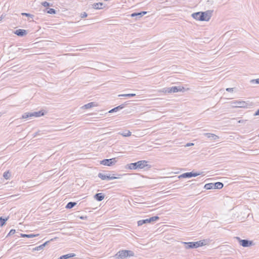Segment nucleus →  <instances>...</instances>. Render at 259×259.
I'll return each instance as SVG.
<instances>
[{
	"label": "nucleus",
	"mask_w": 259,
	"mask_h": 259,
	"mask_svg": "<svg viewBox=\"0 0 259 259\" xmlns=\"http://www.w3.org/2000/svg\"><path fill=\"white\" fill-rule=\"evenodd\" d=\"M185 88L181 87H172L170 88H165L162 89V92L165 94H171L179 92H184Z\"/></svg>",
	"instance_id": "obj_5"
},
{
	"label": "nucleus",
	"mask_w": 259,
	"mask_h": 259,
	"mask_svg": "<svg viewBox=\"0 0 259 259\" xmlns=\"http://www.w3.org/2000/svg\"><path fill=\"white\" fill-rule=\"evenodd\" d=\"M224 186V184L221 182H216V183H208L204 185V188L206 190H210V189H222Z\"/></svg>",
	"instance_id": "obj_6"
},
{
	"label": "nucleus",
	"mask_w": 259,
	"mask_h": 259,
	"mask_svg": "<svg viewBox=\"0 0 259 259\" xmlns=\"http://www.w3.org/2000/svg\"><path fill=\"white\" fill-rule=\"evenodd\" d=\"M159 218L158 216H154L148 219L149 223L152 222L156 221L159 220Z\"/></svg>",
	"instance_id": "obj_30"
},
{
	"label": "nucleus",
	"mask_w": 259,
	"mask_h": 259,
	"mask_svg": "<svg viewBox=\"0 0 259 259\" xmlns=\"http://www.w3.org/2000/svg\"><path fill=\"white\" fill-rule=\"evenodd\" d=\"M183 243L184 244L185 248L187 249L197 248L199 247H200L201 245L200 243H198V241L189 242H184Z\"/></svg>",
	"instance_id": "obj_7"
},
{
	"label": "nucleus",
	"mask_w": 259,
	"mask_h": 259,
	"mask_svg": "<svg viewBox=\"0 0 259 259\" xmlns=\"http://www.w3.org/2000/svg\"><path fill=\"white\" fill-rule=\"evenodd\" d=\"M83 49L82 48H80V49H79V50H83Z\"/></svg>",
	"instance_id": "obj_47"
},
{
	"label": "nucleus",
	"mask_w": 259,
	"mask_h": 259,
	"mask_svg": "<svg viewBox=\"0 0 259 259\" xmlns=\"http://www.w3.org/2000/svg\"><path fill=\"white\" fill-rule=\"evenodd\" d=\"M0 20H2V18H0Z\"/></svg>",
	"instance_id": "obj_48"
},
{
	"label": "nucleus",
	"mask_w": 259,
	"mask_h": 259,
	"mask_svg": "<svg viewBox=\"0 0 259 259\" xmlns=\"http://www.w3.org/2000/svg\"><path fill=\"white\" fill-rule=\"evenodd\" d=\"M87 16H88V14H87V13H85V12L82 13H81V14H80V17H81V18H83L87 17Z\"/></svg>",
	"instance_id": "obj_38"
},
{
	"label": "nucleus",
	"mask_w": 259,
	"mask_h": 259,
	"mask_svg": "<svg viewBox=\"0 0 259 259\" xmlns=\"http://www.w3.org/2000/svg\"><path fill=\"white\" fill-rule=\"evenodd\" d=\"M138 226H140L144 224L149 223L148 219H145V220H142L138 221Z\"/></svg>",
	"instance_id": "obj_23"
},
{
	"label": "nucleus",
	"mask_w": 259,
	"mask_h": 259,
	"mask_svg": "<svg viewBox=\"0 0 259 259\" xmlns=\"http://www.w3.org/2000/svg\"><path fill=\"white\" fill-rule=\"evenodd\" d=\"M76 256V254L74 253H71L65 255H63L59 257L58 259H68L71 257H73Z\"/></svg>",
	"instance_id": "obj_15"
},
{
	"label": "nucleus",
	"mask_w": 259,
	"mask_h": 259,
	"mask_svg": "<svg viewBox=\"0 0 259 259\" xmlns=\"http://www.w3.org/2000/svg\"><path fill=\"white\" fill-rule=\"evenodd\" d=\"M44 11L50 14H55L56 13V11L53 8H46Z\"/></svg>",
	"instance_id": "obj_25"
},
{
	"label": "nucleus",
	"mask_w": 259,
	"mask_h": 259,
	"mask_svg": "<svg viewBox=\"0 0 259 259\" xmlns=\"http://www.w3.org/2000/svg\"><path fill=\"white\" fill-rule=\"evenodd\" d=\"M104 197L105 195L102 193H96L94 195V198L98 201H101L104 199Z\"/></svg>",
	"instance_id": "obj_14"
},
{
	"label": "nucleus",
	"mask_w": 259,
	"mask_h": 259,
	"mask_svg": "<svg viewBox=\"0 0 259 259\" xmlns=\"http://www.w3.org/2000/svg\"><path fill=\"white\" fill-rule=\"evenodd\" d=\"M147 161L146 160H140L135 163H131L125 166L126 168L130 169H143L146 167L148 168L151 167V165L147 164Z\"/></svg>",
	"instance_id": "obj_2"
},
{
	"label": "nucleus",
	"mask_w": 259,
	"mask_h": 259,
	"mask_svg": "<svg viewBox=\"0 0 259 259\" xmlns=\"http://www.w3.org/2000/svg\"><path fill=\"white\" fill-rule=\"evenodd\" d=\"M32 117V113L27 112L23 114L22 116V118L26 119L28 117Z\"/></svg>",
	"instance_id": "obj_27"
},
{
	"label": "nucleus",
	"mask_w": 259,
	"mask_h": 259,
	"mask_svg": "<svg viewBox=\"0 0 259 259\" xmlns=\"http://www.w3.org/2000/svg\"><path fill=\"white\" fill-rule=\"evenodd\" d=\"M0 20H2V18H0Z\"/></svg>",
	"instance_id": "obj_50"
},
{
	"label": "nucleus",
	"mask_w": 259,
	"mask_h": 259,
	"mask_svg": "<svg viewBox=\"0 0 259 259\" xmlns=\"http://www.w3.org/2000/svg\"><path fill=\"white\" fill-rule=\"evenodd\" d=\"M212 12V10L196 12L192 14V17L197 20L208 21L210 19Z\"/></svg>",
	"instance_id": "obj_1"
},
{
	"label": "nucleus",
	"mask_w": 259,
	"mask_h": 259,
	"mask_svg": "<svg viewBox=\"0 0 259 259\" xmlns=\"http://www.w3.org/2000/svg\"><path fill=\"white\" fill-rule=\"evenodd\" d=\"M254 116H257L259 115V109L255 112L254 114Z\"/></svg>",
	"instance_id": "obj_44"
},
{
	"label": "nucleus",
	"mask_w": 259,
	"mask_h": 259,
	"mask_svg": "<svg viewBox=\"0 0 259 259\" xmlns=\"http://www.w3.org/2000/svg\"><path fill=\"white\" fill-rule=\"evenodd\" d=\"M116 161V158L104 159L100 161V164L104 165L111 166L113 165Z\"/></svg>",
	"instance_id": "obj_8"
},
{
	"label": "nucleus",
	"mask_w": 259,
	"mask_h": 259,
	"mask_svg": "<svg viewBox=\"0 0 259 259\" xmlns=\"http://www.w3.org/2000/svg\"><path fill=\"white\" fill-rule=\"evenodd\" d=\"M14 33L19 36H23L27 34V32L26 30L19 29L16 30Z\"/></svg>",
	"instance_id": "obj_12"
},
{
	"label": "nucleus",
	"mask_w": 259,
	"mask_h": 259,
	"mask_svg": "<svg viewBox=\"0 0 259 259\" xmlns=\"http://www.w3.org/2000/svg\"><path fill=\"white\" fill-rule=\"evenodd\" d=\"M45 247V245H43L42 244L38 246H37L36 247H35L34 248H33V250H40L41 249H43Z\"/></svg>",
	"instance_id": "obj_32"
},
{
	"label": "nucleus",
	"mask_w": 259,
	"mask_h": 259,
	"mask_svg": "<svg viewBox=\"0 0 259 259\" xmlns=\"http://www.w3.org/2000/svg\"><path fill=\"white\" fill-rule=\"evenodd\" d=\"M76 204L77 203L75 202H69L67 204L65 207L67 209H71L73 208L74 206H75L76 205Z\"/></svg>",
	"instance_id": "obj_21"
},
{
	"label": "nucleus",
	"mask_w": 259,
	"mask_h": 259,
	"mask_svg": "<svg viewBox=\"0 0 259 259\" xmlns=\"http://www.w3.org/2000/svg\"><path fill=\"white\" fill-rule=\"evenodd\" d=\"M237 239L239 241L240 245L244 247H247L253 245V242L246 239H241L239 237H237Z\"/></svg>",
	"instance_id": "obj_9"
},
{
	"label": "nucleus",
	"mask_w": 259,
	"mask_h": 259,
	"mask_svg": "<svg viewBox=\"0 0 259 259\" xmlns=\"http://www.w3.org/2000/svg\"><path fill=\"white\" fill-rule=\"evenodd\" d=\"M147 12L146 11H142L139 13H133L131 14V17H136L137 18H140L143 17L144 15L146 14Z\"/></svg>",
	"instance_id": "obj_13"
},
{
	"label": "nucleus",
	"mask_w": 259,
	"mask_h": 259,
	"mask_svg": "<svg viewBox=\"0 0 259 259\" xmlns=\"http://www.w3.org/2000/svg\"><path fill=\"white\" fill-rule=\"evenodd\" d=\"M52 239L50 240V241H46V242H45L44 243L42 244L43 245H45V247L48 244V243L50 242V241H52Z\"/></svg>",
	"instance_id": "obj_43"
},
{
	"label": "nucleus",
	"mask_w": 259,
	"mask_h": 259,
	"mask_svg": "<svg viewBox=\"0 0 259 259\" xmlns=\"http://www.w3.org/2000/svg\"><path fill=\"white\" fill-rule=\"evenodd\" d=\"M45 115V112L42 110L32 112V117H40Z\"/></svg>",
	"instance_id": "obj_17"
},
{
	"label": "nucleus",
	"mask_w": 259,
	"mask_h": 259,
	"mask_svg": "<svg viewBox=\"0 0 259 259\" xmlns=\"http://www.w3.org/2000/svg\"><path fill=\"white\" fill-rule=\"evenodd\" d=\"M95 106H96V105H95V103L94 102H90V103H89L84 105L82 107V108H83L84 109H89V108L93 107H94Z\"/></svg>",
	"instance_id": "obj_22"
},
{
	"label": "nucleus",
	"mask_w": 259,
	"mask_h": 259,
	"mask_svg": "<svg viewBox=\"0 0 259 259\" xmlns=\"http://www.w3.org/2000/svg\"><path fill=\"white\" fill-rule=\"evenodd\" d=\"M251 83H255L256 84H259V78L255 79H252L250 81Z\"/></svg>",
	"instance_id": "obj_36"
},
{
	"label": "nucleus",
	"mask_w": 259,
	"mask_h": 259,
	"mask_svg": "<svg viewBox=\"0 0 259 259\" xmlns=\"http://www.w3.org/2000/svg\"><path fill=\"white\" fill-rule=\"evenodd\" d=\"M103 5V3L100 2L95 3L93 5V8L95 9H102Z\"/></svg>",
	"instance_id": "obj_20"
},
{
	"label": "nucleus",
	"mask_w": 259,
	"mask_h": 259,
	"mask_svg": "<svg viewBox=\"0 0 259 259\" xmlns=\"http://www.w3.org/2000/svg\"><path fill=\"white\" fill-rule=\"evenodd\" d=\"M39 132H37L35 133V134L34 135V137H36L37 135H39Z\"/></svg>",
	"instance_id": "obj_46"
},
{
	"label": "nucleus",
	"mask_w": 259,
	"mask_h": 259,
	"mask_svg": "<svg viewBox=\"0 0 259 259\" xmlns=\"http://www.w3.org/2000/svg\"><path fill=\"white\" fill-rule=\"evenodd\" d=\"M23 16H27V17H30L31 18H33L34 16L32 14H30L29 13H22L21 14Z\"/></svg>",
	"instance_id": "obj_33"
},
{
	"label": "nucleus",
	"mask_w": 259,
	"mask_h": 259,
	"mask_svg": "<svg viewBox=\"0 0 259 259\" xmlns=\"http://www.w3.org/2000/svg\"><path fill=\"white\" fill-rule=\"evenodd\" d=\"M52 239L50 240V241H46V242H45L44 243L42 244L43 245H45V247L48 244V243L50 242V241H52Z\"/></svg>",
	"instance_id": "obj_42"
},
{
	"label": "nucleus",
	"mask_w": 259,
	"mask_h": 259,
	"mask_svg": "<svg viewBox=\"0 0 259 259\" xmlns=\"http://www.w3.org/2000/svg\"><path fill=\"white\" fill-rule=\"evenodd\" d=\"M20 237H27V238H33L36 236H37L38 234H20Z\"/></svg>",
	"instance_id": "obj_19"
},
{
	"label": "nucleus",
	"mask_w": 259,
	"mask_h": 259,
	"mask_svg": "<svg viewBox=\"0 0 259 259\" xmlns=\"http://www.w3.org/2000/svg\"><path fill=\"white\" fill-rule=\"evenodd\" d=\"M208 242H209L208 240L204 239V240L198 241V243H200V245H201L200 246H202L205 245L207 244H208Z\"/></svg>",
	"instance_id": "obj_28"
},
{
	"label": "nucleus",
	"mask_w": 259,
	"mask_h": 259,
	"mask_svg": "<svg viewBox=\"0 0 259 259\" xmlns=\"http://www.w3.org/2000/svg\"><path fill=\"white\" fill-rule=\"evenodd\" d=\"M87 217H83V216H81V217H80L79 218L81 219V220H84L85 219H87Z\"/></svg>",
	"instance_id": "obj_45"
},
{
	"label": "nucleus",
	"mask_w": 259,
	"mask_h": 259,
	"mask_svg": "<svg viewBox=\"0 0 259 259\" xmlns=\"http://www.w3.org/2000/svg\"><path fill=\"white\" fill-rule=\"evenodd\" d=\"M234 88H227L226 91L229 92H233L234 91Z\"/></svg>",
	"instance_id": "obj_39"
},
{
	"label": "nucleus",
	"mask_w": 259,
	"mask_h": 259,
	"mask_svg": "<svg viewBox=\"0 0 259 259\" xmlns=\"http://www.w3.org/2000/svg\"><path fill=\"white\" fill-rule=\"evenodd\" d=\"M3 177L5 179L8 180L10 178L11 173L9 171H5L3 174Z\"/></svg>",
	"instance_id": "obj_29"
},
{
	"label": "nucleus",
	"mask_w": 259,
	"mask_h": 259,
	"mask_svg": "<svg viewBox=\"0 0 259 259\" xmlns=\"http://www.w3.org/2000/svg\"><path fill=\"white\" fill-rule=\"evenodd\" d=\"M127 105V102H125L124 104H122L121 105H120L113 109H112L111 110H110L109 111V113H113V112H117V111L120 110V109H123V108H124L125 106Z\"/></svg>",
	"instance_id": "obj_11"
},
{
	"label": "nucleus",
	"mask_w": 259,
	"mask_h": 259,
	"mask_svg": "<svg viewBox=\"0 0 259 259\" xmlns=\"http://www.w3.org/2000/svg\"><path fill=\"white\" fill-rule=\"evenodd\" d=\"M231 104L233 108H247L251 106L252 103H248L244 101H233L231 102Z\"/></svg>",
	"instance_id": "obj_4"
},
{
	"label": "nucleus",
	"mask_w": 259,
	"mask_h": 259,
	"mask_svg": "<svg viewBox=\"0 0 259 259\" xmlns=\"http://www.w3.org/2000/svg\"><path fill=\"white\" fill-rule=\"evenodd\" d=\"M7 220H8V218H4L3 217H0L1 226H3L6 224V222Z\"/></svg>",
	"instance_id": "obj_26"
},
{
	"label": "nucleus",
	"mask_w": 259,
	"mask_h": 259,
	"mask_svg": "<svg viewBox=\"0 0 259 259\" xmlns=\"http://www.w3.org/2000/svg\"><path fill=\"white\" fill-rule=\"evenodd\" d=\"M98 176L99 178H100L102 180H113V179H118L119 177H115V176H111L110 174H104L103 173H99L98 175Z\"/></svg>",
	"instance_id": "obj_10"
},
{
	"label": "nucleus",
	"mask_w": 259,
	"mask_h": 259,
	"mask_svg": "<svg viewBox=\"0 0 259 259\" xmlns=\"http://www.w3.org/2000/svg\"><path fill=\"white\" fill-rule=\"evenodd\" d=\"M0 20H2V18H0Z\"/></svg>",
	"instance_id": "obj_49"
},
{
	"label": "nucleus",
	"mask_w": 259,
	"mask_h": 259,
	"mask_svg": "<svg viewBox=\"0 0 259 259\" xmlns=\"http://www.w3.org/2000/svg\"><path fill=\"white\" fill-rule=\"evenodd\" d=\"M136 96L135 94H122L118 95L119 97H133Z\"/></svg>",
	"instance_id": "obj_31"
},
{
	"label": "nucleus",
	"mask_w": 259,
	"mask_h": 259,
	"mask_svg": "<svg viewBox=\"0 0 259 259\" xmlns=\"http://www.w3.org/2000/svg\"><path fill=\"white\" fill-rule=\"evenodd\" d=\"M204 135L208 138L212 139L214 140H216L219 139V137L215 134L211 133H205Z\"/></svg>",
	"instance_id": "obj_16"
},
{
	"label": "nucleus",
	"mask_w": 259,
	"mask_h": 259,
	"mask_svg": "<svg viewBox=\"0 0 259 259\" xmlns=\"http://www.w3.org/2000/svg\"><path fill=\"white\" fill-rule=\"evenodd\" d=\"M192 171L191 172H187L184 173L182 175H181L179 178H192Z\"/></svg>",
	"instance_id": "obj_18"
},
{
	"label": "nucleus",
	"mask_w": 259,
	"mask_h": 259,
	"mask_svg": "<svg viewBox=\"0 0 259 259\" xmlns=\"http://www.w3.org/2000/svg\"><path fill=\"white\" fill-rule=\"evenodd\" d=\"M118 134L123 137H127L130 136L132 133L130 131L126 130L122 133L119 132Z\"/></svg>",
	"instance_id": "obj_24"
},
{
	"label": "nucleus",
	"mask_w": 259,
	"mask_h": 259,
	"mask_svg": "<svg viewBox=\"0 0 259 259\" xmlns=\"http://www.w3.org/2000/svg\"><path fill=\"white\" fill-rule=\"evenodd\" d=\"M194 145V144L192 143H187L186 145V147H189V146H193Z\"/></svg>",
	"instance_id": "obj_41"
},
{
	"label": "nucleus",
	"mask_w": 259,
	"mask_h": 259,
	"mask_svg": "<svg viewBox=\"0 0 259 259\" xmlns=\"http://www.w3.org/2000/svg\"><path fill=\"white\" fill-rule=\"evenodd\" d=\"M212 3H213V1H211V0H208L206 2V4L207 5H212Z\"/></svg>",
	"instance_id": "obj_40"
},
{
	"label": "nucleus",
	"mask_w": 259,
	"mask_h": 259,
	"mask_svg": "<svg viewBox=\"0 0 259 259\" xmlns=\"http://www.w3.org/2000/svg\"><path fill=\"white\" fill-rule=\"evenodd\" d=\"M41 5L45 7H49L50 6V3H49L48 2H44L41 3Z\"/></svg>",
	"instance_id": "obj_35"
},
{
	"label": "nucleus",
	"mask_w": 259,
	"mask_h": 259,
	"mask_svg": "<svg viewBox=\"0 0 259 259\" xmlns=\"http://www.w3.org/2000/svg\"><path fill=\"white\" fill-rule=\"evenodd\" d=\"M134 252L132 250H119L113 256L114 259H125L127 257L134 256Z\"/></svg>",
	"instance_id": "obj_3"
},
{
	"label": "nucleus",
	"mask_w": 259,
	"mask_h": 259,
	"mask_svg": "<svg viewBox=\"0 0 259 259\" xmlns=\"http://www.w3.org/2000/svg\"><path fill=\"white\" fill-rule=\"evenodd\" d=\"M192 177H195L200 175V173L192 171Z\"/></svg>",
	"instance_id": "obj_37"
},
{
	"label": "nucleus",
	"mask_w": 259,
	"mask_h": 259,
	"mask_svg": "<svg viewBox=\"0 0 259 259\" xmlns=\"http://www.w3.org/2000/svg\"><path fill=\"white\" fill-rule=\"evenodd\" d=\"M16 232V231L15 229H11L10 231L9 232V234H8L7 236H11L12 235H13Z\"/></svg>",
	"instance_id": "obj_34"
}]
</instances>
